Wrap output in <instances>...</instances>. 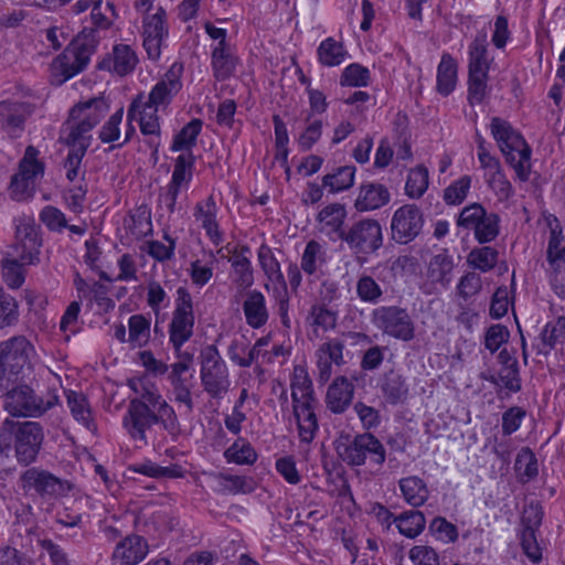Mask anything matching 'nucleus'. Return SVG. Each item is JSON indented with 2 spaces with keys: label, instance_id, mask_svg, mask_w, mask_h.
Instances as JSON below:
<instances>
[{
  "label": "nucleus",
  "instance_id": "nucleus-1",
  "mask_svg": "<svg viewBox=\"0 0 565 565\" xmlns=\"http://www.w3.org/2000/svg\"><path fill=\"white\" fill-rule=\"evenodd\" d=\"M128 386L138 395L130 399L122 416V428L130 439L146 445V431L154 424H160L169 431L178 428V417L173 407L162 397L148 376H135L128 381Z\"/></svg>",
  "mask_w": 565,
  "mask_h": 565
},
{
  "label": "nucleus",
  "instance_id": "nucleus-2",
  "mask_svg": "<svg viewBox=\"0 0 565 565\" xmlns=\"http://www.w3.org/2000/svg\"><path fill=\"white\" fill-rule=\"evenodd\" d=\"M183 66L174 62L162 78L148 94H138L130 103L127 111L128 127L124 142L135 134L132 121L138 122L140 131L148 138V143L157 149L160 146L159 111L164 110L182 88Z\"/></svg>",
  "mask_w": 565,
  "mask_h": 565
},
{
  "label": "nucleus",
  "instance_id": "nucleus-3",
  "mask_svg": "<svg viewBox=\"0 0 565 565\" xmlns=\"http://www.w3.org/2000/svg\"><path fill=\"white\" fill-rule=\"evenodd\" d=\"M490 132L507 164L514 171L516 180L529 181L532 172V149L521 132L499 117L491 119Z\"/></svg>",
  "mask_w": 565,
  "mask_h": 565
},
{
  "label": "nucleus",
  "instance_id": "nucleus-4",
  "mask_svg": "<svg viewBox=\"0 0 565 565\" xmlns=\"http://www.w3.org/2000/svg\"><path fill=\"white\" fill-rule=\"evenodd\" d=\"M43 439L39 423L6 419L0 427V452L9 456L13 451L17 461L26 466L35 461Z\"/></svg>",
  "mask_w": 565,
  "mask_h": 565
},
{
  "label": "nucleus",
  "instance_id": "nucleus-5",
  "mask_svg": "<svg viewBox=\"0 0 565 565\" xmlns=\"http://www.w3.org/2000/svg\"><path fill=\"white\" fill-rule=\"evenodd\" d=\"M290 387L298 436L302 443L309 444L318 430V419L316 416L317 401L313 396L311 380L305 366L296 365L294 367Z\"/></svg>",
  "mask_w": 565,
  "mask_h": 565
},
{
  "label": "nucleus",
  "instance_id": "nucleus-6",
  "mask_svg": "<svg viewBox=\"0 0 565 565\" xmlns=\"http://www.w3.org/2000/svg\"><path fill=\"white\" fill-rule=\"evenodd\" d=\"M335 450L349 466L370 465L380 468L386 459L384 445L371 433L358 434L353 438L341 436L337 440Z\"/></svg>",
  "mask_w": 565,
  "mask_h": 565
},
{
  "label": "nucleus",
  "instance_id": "nucleus-7",
  "mask_svg": "<svg viewBox=\"0 0 565 565\" xmlns=\"http://www.w3.org/2000/svg\"><path fill=\"white\" fill-rule=\"evenodd\" d=\"M108 110L103 99H89L75 105L71 111L64 129V139L67 145H83L89 147L93 128L99 124Z\"/></svg>",
  "mask_w": 565,
  "mask_h": 565
},
{
  "label": "nucleus",
  "instance_id": "nucleus-8",
  "mask_svg": "<svg viewBox=\"0 0 565 565\" xmlns=\"http://www.w3.org/2000/svg\"><path fill=\"white\" fill-rule=\"evenodd\" d=\"M491 62L487 33H478L468 46V98L471 104L481 103L488 93Z\"/></svg>",
  "mask_w": 565,
  "mask_h": 565
},
{
  "label": "nucleus",
  "instance_id": "nucleus-9",
  "mask_svg": "<svg viewBox=\"0 0 565 565\" xmlns=\"http://www.w3.org/2000/svg\"><path fill=\"white\" fill-rule=\"evenodd\" d=\"M200 380L204 392L212 398H223L231 387L226 362L214 345H207L200 353Z\"/></svg>",
  "mask_w": 565,
  "mask_h": 565
},
{
  "label": "nucleus",
  "instance_id": "nucleus-10",
  "mask_svg": "<svg viewBox=\"0 0 565 565\" xmlns=\"http://www.w3.org/2000/svg\"><path fill=\"white\" fill-rule=\"evenodd\" d=\"M550 235L547 238L546 262L547 276L554 292L565 298V242L557 218L547 221Z\"/></svg>",
  "mask_w": 565,
  "mask_h": 565
},
{
  "label": "nucleus",
  "instance_id": "nucleus-11",
  "mask_svg": "<svg viewBox=\"0 0 565 565\" xmlns=\"http://www.w3.org/2000/svg\"><path fill=\"white\" fill-rule=\"evenodd\" d=\"M39 150L29 146L13 174L10 191L13 199L21 201L33 195L40 180L44 175V163L39 158Z\"/></svg>",
  "mask_w": 565,
  "mask_h": 565
},
{
  "label": "nucleus",
  "instance_id": "nucleus-12",
  "mask_svg": "<svg viewBox=\"0 0 565 565\" xmlns=\"http://www.w3.org/2000/svg\"><path fill=\"white\" fill-rule=\"evenodd\" d=\"M194 321L192 296L185 287H179L169 323V341L177 352L181 351L182 345L193 335Z\"/></svg>",
  "mask_w": 565,
  "mask_h": 565
},
{
  "label": "nucleus",
  "instance_id": "nucleus-13",
  "mask_svg": "<svg viewBox=\"0 0 565 565\" xmlns=\"http://www.w3.org/2000/svg\"><path fill=\"white\" fill-rule=\"evenodd\" d=\"M90 55L92 51L84 42L81 40L71 42L51 63L52 83L61 85L84 71L90 61Z\"/></svg>",
  "mask_w": 565,
  "mask_h": 565
},
{
  "label": "nucleus",
  "instance_id": "nucleus-14",
  "mask_svg": "<svg viewBox=\"0 0 565 565\" xmlns=\"http://www.w3.org/2000/svg\"><path fill=\"white\" fill-rule=\"evenodd\" d=\"M372 323L384 334L402 341L415 337V324L406 309L397 306H381L371 315Z\"/></svg>",
  "mask_w": 565,
  "mask_h": 565
},
{
  "label": "nucleus",
  "instance_id": "nucleus-15",
  "mask_svg": "<svg viewBox=\"0 0 565 565\" xmlns=\"http://www.w3.org/2000/svg\"><path fill=\"white\" fill-rule=\"evenodd\" d=\"M258 264L266 277L264 288L273 295L275 300L278 302L279 312L285 321V317L288 311V289L285 277L281 271L280 264L273 249L263 244L257 250Z\"/></svg>",
  "mask_w": 565,
  "mask_h": 565
},
{
  "label": "nucleus",
  "instance_id": "nucleus-16",
  "mask_svg": "<svg viewBox=\"0 0 565 565\" xmlns=\"http://www.w3.org/2000/svg\"><path fill=\"white\" fill-rule=\"evenodd\" d=\"M169 33L168 14L162 7H157L151 14L142 15L140 36L149 60L158 61L161 57L168 46Z\"/></svg>",
  "mask_w": 565,
  "mask_h": 565
},
{
  "label": "nucleus",
  "instance_id": "nucleus-17",
  "mask_svg": "<svg viewBox=\"0 0 565 565\" xmlns=\"http://www.w3.org/2000/svg\"><path fill=\"white\" fill-rule=\"evenodd\" d=\"M35 359L34 345L23 335L0 342V364L14 377L31 367Z\"/></svg>",
  "mask_w": 565,
  "mask_h": 565
},
{
  "label": "nucleus",
  "instance_id": "nucleus-18",
  "mask_svg": "<svg viewBox=\"0 0 565 565\" xmlns=\"http://www.w3.org/2000/svg\"><path fill=\"white\" fill-rule=\"evenodd\" d=\"M57 402L56 397L43 401L36 396L28 385H20L7 393L4 408L18 417H36L52 408Z\"/></svg>",
  "mask_w": 565,
  "mask_h": 565
},
{
  "label": "nucleus",
  "instance_id": "nucleus-19",
  "mask_svg": "<svg viewBox=\"0 0 565 565\" xmlns=\"http://www.w3.org/2000/svg\"><path fill=\"white\" fill-rule=\"evenodd\" d=\"M356 254L369 255L376 252L383 243L380 223L373 218H364L352 224L343 239Z\"/></svg>",
  "mask_w": 565,
  "mask_h": 565
},
{
  "label": "nucleus",
  "instance_id": "nucleus-20",
  "mask_svg": "<svg viewBox=\"0 0 565 565\" xmlns=\"http://www.w3.org/2000/svg\"><path fill=\"white\" fill-rule=\"evenodd\" d=\"M193 169L194 156L192 152H184L177 157L171 180L163 195L169 212H174L179 195L189 189L193 178Z\"/></svg>",
  "mask_w": 565,
  "mask_h": 565
},
{
  "label": "nucleus",
  "instance_id": "nucleus-21",
  "mask_svg": "<svg viewBox=\"0 0 565 565\" xmlns=\"http://www.w3.org/2000/svg\"><path fill=\"white\" fill-rule=\"evenodd\" d=\"M454 258L443 250L434 255L428 264L425 274L424 291L433 295L449 288L454 277Z\"/></svg>",
  "mask_w": 565,
  "mask_h": 565
},
{
  "label": "nucleus",
  "instance_id": "nucleus-22",
  "mask_svg": "<svg viewBox=\"0 0 565 565\" xmlns=\"http://www.w3.org/2000/svg\"><path fill=\"white\" fill-rule=\"evenodd\" d=\"M423 224L420 210L415 204H405L398 207L392 216V237L399 244H407L420 233Z\"/></svg>",
  "mask_w": 565,
  "mask_h": 565
},
{
  "label": "nucleus",
  "instance_id": "nucleus-23",
  "mask_svg": "<svg viewBox=\"0 0 565 565\" xmlns=\"http://www.w3.org/2000/svg\"><path fill=\"white\" fill-rule=\"evenodd\" d=\"M20 483L25 492L35 491L42 497H58L68 490L65 481L51 472L30 468L20 476Z\"/></svg>",
  "mask_w": 565,
  "mask_h": 565
},
{
  "label": "nucleus",
  "instance_id": "nucleus-24",
  "mask_svg": "<svg viewBox=\"0 0 565 565\" xmlns=\"http://www.w3.org/2000/svg\"><path fill=\"white\" fill-rule=\"evenodd\" d=\"M348 211L342 203H330L322 207L316 217L317 231L330 242L342 241L345 234L344 222Z\"/></svg>",
  "mask_w": 565,
  "mask_h": 565
},
{
  "label": "nucleus",
  "instance_id": "nucleus-25",
  "mask_svg": "<svg viewBox=\"0 0 565 565\" xmlns=\"http://www.w3.org/2000/svg\"><path fill=\"white\" fill-rule=\"evenodd\" d=\"M149 553L147 541L136 534L120 540L114 547L111 565H138Z\"/></svg>",
  "mask_w": 565,
  "mask_h": 565
},
{
  "label": "nucleus",
  "instance_id": "nucleus-26",
  "mask_svg": "<svg viewBox=\"0 0 565 565\" xmlns=\"http://www.w3.org/2000/svg\"><path fill=\"white\" fill-rule=\"evenodd\" d=\"M217 205L213 196L199 201L193 209L194 221L205 231L209 239L218 246L223 243V232L217 220Z\"/></svg>",
  "mask_w": 565,
  "mask_h": 565
},
{
  "label": "nucleus",
  "instance_id": "nucleus-27",
  "mask_svg": "<svg viewBox=\"0 0 565 565\" xmlns=\"http://www.w3.org/2000/svg\"><path fill=\"white\" fill-rule=\"evenodd\" d=\"M139 62L138 55L131 45L118 43L99 64V67L118 76L132 73Z\"/></svg>",
  "mask_w": 565,
  "mask_h": 565
},
{
  "label": "nucleus",
  "instance_id": "nucleus-28",
  "mask_svg": "<svg viewBox=\"0 0 565 565\" xmlns=\"http://www.w3.org/2000/svg\"><path fill=\"white\" fill-rule=\"evenodd\" d=\"M243 312L246 323L253 329L264 327L269 318L266 298L257 289L246 292L243 300Z\"/></svg>",
  "mask_w": 565,
  "mask_h": 565
},
{
  "label": "nucleus",
  "instance_id": "nucleus-29",
  "mask_svg": "<svg viewBox=\"0 0 565 565\" xmlns=\"http://www.w3.org/2000/svg\"><path fill=\"white\" fill-rule=\"evenodd\" d=\"M248 254V247H241L230 258L232 282L242 290L250 288L255 281L254 269Z\"/></svg>",
  "mask_w": 565,
  "mask_h": 565
},
{
  "label": "nucleus",
  "instance_id": "nucleus-30",
  "mask_svg": "<svg viewBox=\"0 0 565 565\" xmlns=\"http://www.w3.org/2000/svg\"><path fill=\"white\" fill-rule=\"evenodd\" d=\"M354 394L353 383L344 376H338L328 387L326 402L328 408L334 414L343 413L352 402Z\"/></svg>",
  "mask_w": 565,
  "mask_h": 565
},
{
  "label": "nucleus",
  "instance_id": "nucleus-31",
  "mask_svg": "<svg viewBox=\"0 0 565 565\" xmlns=\"http://www.w3.org/2000/svg\"><path fill=\"white\" fill-rule=\"evenodd\" d=\"M391 200L387 188L380 183H366L360 186L354 206L358 211L366 212L386 205Z\"/></svg>",
  "mask_w": 565,
  "mask_h": 565
},
{
  "label": "nucleus",
  "instance_id": "nucleus-32",
  "mask_svg": "<svg viewBox=\"0 0 565 565\" xmlns=\"http://www.w3.org/2000/svg\"><path fill=\"white\" fill-rule=\"evenodd\" d=\"M238 64L239 58L231 45L212 49L211 67L216 79L224 81L230 78L235 73Z\"/></svg>",
  "mask_w": 565,
  "mask_h": 565
},
{
  "label": "nucleus",
  "instance_id": "nucleus-33",
  "mask_svg": "<svg viewBox=\"0 0 565 565\" xmlns=\"http://www.w3.org/2000/svg\"><path fill=\"white\" fill-rule=\"evenodd\" d=\"M66 399L73 418L87 430L95 433L97 430V425L86 396L83 393L68 391L66 392Z\"/></svg>",
  "mask_w": 565,
  "mask_h": 565
},
{
  "label": "nucleus",
  "instance_id": "nucleus-34",
  "mask_svg": "<svg viewBox=\"0 0 565 565\" xmlns=\"http://www.w3.org/2000/svg\"><path fill=\"white\" fill-rule=\"evenodd\" d=\"M403 499L413 508L425 504L429 498L427 483L418 476H408L398 481Z\"/></svg>",
  "mask_w": 565,
  "mask_h": 565
},
{
  "label": "nucleus",
  "instance_id": "nucleus-35",
  "mask_svg": "<svg viewBox=\"0 0 565 565\" xmlns=\"http://www.w3.org/2000/svg\"><path fill=\"white\" fill-rule=\"evenodd\" d=\"M458 78V65L449 53H443L437 66V90L447 96L456 87Z\"/></svg>",
  "mask_w": 565,
  "mask_h": 565
},
{
  "label": "nucleus",
  "instance_id": "nucleus-36",
  "mask_svg": "<svg viewBox=\"0 0 565 565\" xmlns=\"http://www.w3.org/2000/svg\"><path fill=\"white\" fill-rule=\"evenodd\" d=\"M317 55L318 61L328 67L338 66L348 58V52L342 43L333 38H327L319 44Z\"/></svg>",
  "mask_w": 565,
  "mask_h": 565
},
{
  "label": "nucleus",
  "instance_id": "nucleus-37",
  "mask_svg": "<svg viewBox=\"0 0 565 565\" xmlns=\"http://www.w3.org/2000/svg\"><path fill=\"white\" fill-rule=\"evenodd\" d=\"M151 320L143 315H132L128 319V344L131 348H142L150 340Z\"/></svg>",
  "mask_w": 565,
  "mask_h": 565
},
{
  "label": "nucleus",
  "instance_id": "nucleus-38",
  "mask_svg": "<svg viewBox=\"0 0 565 565\" xmlns=\"http://www.w3.org/2000/svg\"><path fill=\"white\" fill-rule=\"evenodd\" d=\"M393 521L398 532L409 539L418 536L424 531L426 524L424 513L416 510L403 512Z\"/></svg>",
  "mask_w": 565,
  "mask_h": 565
},
{
  "label": "nucleus",
  "instance_id": "nucleus-39",
  "mask_svg": "<svg viewBox=\"0 0 565 565\" xmlns=\"http://www.w3.org/2000/svg\"><path fill=\"white\" fill-rule=\"evenodd\" d=\"M356 169L353 166H343L328 173L322 179L323 186L331 193H339L354 184Z\"/></svg>",
  "mask_w": 565,
  "mask_h": 565
},
{
  "label": "nucleus",
  "instance_id": "nucleus-40",
  "mask_svg": "<svg viewBox=\"0 0 565 565\" xmlns=\"http://www.w3.org/2000/svg\"><path fill=\"white\" fill-rule=\"evenodd\" d=\"M202 129V122L199 119H193L188 122L173 138L170 150L173 152L181 151L192 152L191 149L196 143V138Z\"/></svg>",
  "mask_w": 565,
  "mask_h": 565
},
{
  "label": "nucleus",
  "instance_id": "nucleus-41",
  "mask_svg": "<svg viewBox=\"0 0 565 565\" xmlns=\"http://www.w3.org/2000/svg\"><path fill=\"white\" fill-rule=\"evenodd\" d=\"M499 253L490 246L473 248L467 256V263L473 269L481 273H488L493 269L498 263Z\"/></svg>",
  "mask_w": 565,
  "mask_h": 565
},
{
  "label": "nucleus",
  "instance_id": "nucleus-42",
  "mask_svg": "<svg viewBox=\"0 0 565 565\" xmlns=\"http://www.w3.org/2000/svg\"><path fill=\"white\" fill-rule=\"evenodd\" d=\"M514 468L522 483L534 479L539 473L537 459L534 452L527 447L522 448L516 455Z\"/></svg>",
  "mask_w": 565,
  "mask_h": 565
},
{
  "label": "nucleus",
  "instance_id": "nucleus-43",
  "mask_svg": "<svg viewBox=\"0 0 565 565\" xmlns=\"http://www.w3.org/2000/svg\"><path fill=\"white\" fill-rule=\"evenodd\" d=\"M25 264L14 257H4L1 263L2 279L11 289H19L25 280Z\"/></svg>",
  "mask_w": 565,
  "mask_h": 565
},
{
  "label": "nucleus",
  "instance_id": "nucleus-44",
  "mask_svg": "<svg viewBox=\"0 0 565 565\" xmlns=\"http://www.w3.org/2000/svg\"><path fill=\"white\" fill-rule=\"evenodd\" d=\"M326 263V248L317 241H309L301 256V269L312 275Z\"/></svg>",
  "mask_w": 565,
  "mask_h": 565
},
{
  "label": "nucleus",
  "instance_id": "nucleus-45",
  "mask_svg": "<svg viewBox=\"0 0 565 565\" xmlns=\"http://www.w3.org/2000/svg\"><path fill=\"white\" fill-rule=\"evenodd\" d=\"M428 185V169L424 166H417L408 172L405 193L412 199H418L427 191Z\"/></svg>",
  "mask_w": 565,
  "mask_h": 565
},
{
  "label": "nucleus",
  "instance_id": "nucleus-46",
  "mask_svg": "<svg viewBox=\"0 0 565 565\" xmlns=\"http://www.w3.org/2000/svg\"><path fill=\"white\" fill-rule=\"evenodd\" d=\"M224 456L228 462L237 465H252L256 461L257 455L252 445L243 439L238 438L224 452Z\"/></svg>",
  "mask_w": 565,
  "mask_h": 565
},
{
  "label": "nucleus",
  "instance_id": "nucleus-47",
  "mask_svg": "<svg viewBox=\"0 0 565 565\" xmlns=\"http://www.w3.org/2000/svg\"><path fill=\"white\" fill-rule=\"evenodd\" d=\"M214 256L210 255L209 259H195L190 263L188 268L189 276L194 286L202 288L213 277L214 274Z\"/></svg>",
  "mask_w": 565,
  "mask_h": 565
},
{
  "label": "nucleus",
  "instance_id": "nucleus-48",
  "mask_svg": "<svg viewBox=\"0 0 565 565\" xmlns=\"http://www.w3.org/2000/svg\"><path fill=\"white\" fill-rule=\"evenodd\" d=\"M356 295L362 302L376 305L382 300L383 289L373 277L362 275L356 281Z\"/></svg>",
  "mask_w": 565,
  "mask_h": 565
},
{
  "label": "nucleus",
  "instance_id": "nucleus-49",
  "mask_svg": "<svg viewBox=\"0 0 565 565\" xmlns=\"http://www.w3.org/2000/svg\"><path fill=\"white\" fill-rule=\"evenodd\" d=\"M483 179L500 201H505L513 195V186L502 167L492 173H487Z\"/></svg>",
  "mask_w": 565,
  "mask_h": 565
},
{
  "label": "nucleus",
  "instance_id": "nucleus-50",
  "mask_svg": "<svg viewBox=\"0 0 565 565\" xmlns=\"http://www.w3.org/2000/svg\"><path fill=\"white\" fill-rule=\"evenodd\" d=\"M41 241H14L12 250L17 259L25 265H34L39 262Z\"/></svg>",
  "mask_w": 565,
  "mask_h": 565
},
{
  "label": "nucleus",
  "instance_id": "nucleus-51",
  "mask_svg": "<svg viewBox=\"0 0 565 565\" xmlns=\"http://www.w3.org/2000/svg\"><path fill=\"white\" fill-rule=\"evenodd\" d=\"M370 77V71L367 67L353 63L343 70L340 84L342 86L350 87H364L369 85Z\"/></svg>",
  "mask_w": 565,
  "mask_h": 565
},
{
  "label": "nucleus",
  "instance_id": "nucleus-52",
  "mask_svg": "<svg viewBox=\"0 0 565 565\" xmlns=\"http://www.w3.org/2000/svg\"><path fill=\"white\" fill-rule=\"evenodd\" d=\"M472 179L470 175H462L458 180L450 183L444 191V200L447 204L457 205L467 198Z\"/></svg>",
  "mask_w": 565,
  "mask_h": 565
},
{
  "label": "nucleus",
  "instance_id": "nucleus-53",
  "mask_svg": "<svg viewBox=\"0 0 565 565\" xmlns=\"http://www.w3.org/2000/svg\"><path fill=\"white\" fill-rule=\"evenodd\" d=\"M486 214L487 211L481 204H470L461 210L457 225L461 228L475 232L483 221Z\"/></svg>",
  "mask_w": 565,
  "mask_h": 565
},
{
  "label": "nucleus",
  "instance_id": "nucleus-54",
  "mask_svg": "<svg viewBox=\"0 0 565 565\" xmlns=\"http://www.w3.org/2000/svg\"><path fill=\"white\" fill-rule=\"evenodd\" d=\"M500 233V217L495 213L486 214L479 227L473 232L480 244L493 242Z\"/></svg>",
  "mask_w": 565,
  "mask_h": 565
},
{
  "label": "nucleus",
  "instance_id": "nucleus-55",
  "mask_svg": "<svg viewBox=\"0 0 565 565\" xmlns=\"http://www.w3.org/2000/svg\"><path fill=\"white\" fill-rule=\"evenodd\" d=\"M218 484L222 491L231 494L250 493L255 489L253 479L243 476H221Z\"/></svg>",
  "mask_w": 565,
  "mask_h": 565
},
{
  "label": "nucleus",
  "instance_id": "nucleus-56",
  "mask_svg": "<svg viewBox=\"0 0 565 565\" xmlns=\"http://www.w3.org/2000/svg\"><path fill=\"white\" fill-rule=\"evenodd\" d=\"M68 147L70 151L65 162L66 178L74 182L82 175L81 163L88 147L83 145H68Z\"/></svg>",
  "mask_w": 565,
  "mask_h": 565
},
{
  "label": "nucleus",
  "instance_id": "nucleus-57",
  "mask_svg": "<svg viewBox=\"0 0 565 565\" xmlns=\"http://www.w3.org/2000/svg\"><path fill=\"white\" fill-rule=\"evenodd\" d=\"M147 303L154 313H159L170 303L169 295L157 280H150L147 285Z\"/></svg>",
  "mask_w": 565,
  "mask_h": 565
},
{
  "label": "nucleus",
  "instance_id": "nucleus-58",
  "mask_svg": "<svg viewBox=\"0 0 565 565\" xmlns=\"http://www.w3.org/2000/svg\"><path fill=\"white\" fill-rule=\"evenodd\" d=\"M15 235L14 241H41L39 226L35 218L30 215H22L14 218Z\"/></svg>",
  "mask_w": 565,
  "mask_h": 565
},
{
  "label": "nucleus",
  "instance_id": "nucleus-59",
  "mask_svg": "<svg viewBox=\"0 0 565 565\" xmlns=\"http://www.w3.org/2000/svg\"><path fill=\"white\" fill-rule=\"evenodd\" d=\"M18 318L17 300L11 295L0 291V329L13 326Z\"/></svg>",
  "mask_w": 565,
  "mask_h": 565
},
{
  "label": "nucleus",
  "instance_id": "nucleus-60",
  "mask_svg": "<svg viewBox=\"0 0 565 565\" xmlns=\"http://www.w3.org/2000/svg\"><path fill=\"white\" fill-rule=\"evenodd\" d=\"M178 359L179 361L171 365V372L169 374V380L172 386L186 384L189 382L184 375L192 366L193 355L188 352L179 351Z\"/></svg>",
  "mask_w": 565,
  "mask_h": 565
},
{
  "label": "nucleus",
  "instance_id": "nucleus-61",
  "mask_svg": "<svg viewBox=\"0 0 565 565\" xmlns=\"http://www.w3.org/2000/svg\"><path fill=\"white\" fill-rule=\"evenodd\" d=\"M383 393L390 403L396 404L406 398L408 387L401 376L393 375L387 377L383 386Z\"/></svg>",
  "mask_w": 565,
  "mask_h": 565
},
{
  "label": "nucleus",
  "instance_id": "nucleus-62",
  "mask_svg": "<svg viewBox=\"0 0 565 565\" xmlns=\"http://www.w3.org/2000/svg\"><path fill=\"white\" fill-rule=\"evenodd\" d=\"M164 239L168 244L160 241H150L147 243V253L158 262H166L173 257L175 249V242L170 236L166 235Z\"/></svg>",
  "mask_w": 565,
  "mask_h": 565
},
{
  "label": "nucleus",
  "instance_id": "nucleus-63",
  "mask_svg": "<svg viewBox=\"0 0 565 565\" xmlns=\"http://www.w3.org/2000/svg\"><path fill=\"white\" fill-rule=\"evenodd\" d=\"M125 223L128 231L135 238L143 237L152 231L150 216L146 215L143 212L130 215Z\"/></svg>",
  "mask_w": 565,
  "mask_h": 565
},
{
  "label": "nucleus",
  "instance_id": "nucleus-64",
  "mask_svg": "<svg viewBox=\"0 0 565 565\" xmlns=\"http://www.w3.org/2000/svg\"><path fill=\"white\" fill-rule=\"evenodd\" d=\"M409 559L414 565H439L436 551L427 545H416L409 550Z\"/></svg>",
  "mask_w": 565,
  "mask_h": 565
}]
</instances>
